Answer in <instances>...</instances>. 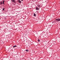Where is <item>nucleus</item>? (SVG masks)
<instances>
[{
    "mask_svg": "<svg viewBox=\"0 0 60 60\" xmlns=\"http://www.w3.org/2000/svg\"><path fill=\"white\" fill-rule=\"evenodd\" d=\"M22 1H23V0H21Z\"/></svg>",
    "mask_w": 60,
    "mask_h": 60,
    "instance_id": "13",
    "label": "nucleus"
},
{
    "mask_svg": "<svg viewBox=\"0 0 60 60\" xmlns=\"http://www.w3.org/2000/svg\"><path fill=\"white\" fill-rule=\"evenodd\" d=\"M25 51L27 52H28V51H29V50H28V49H26L25 50Z\"/></svg>",
    "mask_w": 60,
    "mask_h": 60,
    "instance_id": "6",
    "label": "nucleus"
},
{
    "mask_svg": "<svg viewBox=\"0 0 60 60\" xmlns=\"http://www.w3.org/2000/svg\"><path fill=\"white\" fill-rule=\"evenodd\" d=\"M4 1H3V4H4Z\"/></svg>",
    "mask_w": 60,
    "mask_h": 60,
    "instance_id": "12",
    "label": "nucleus"
},
{
    "mask_svg": "<svg viewBox=\"0 0 60 60\" xmlns=\"http://www.w3.org/2000/svg\"><path fill=\"white\" fill-rule=\"evenodd\" d=\"M34 16L35 17V16H36V15L35 14V13H34Z\"/></svg>",
    "mask_w": 60,
    "mask_h": 60,
    "instance_id": "9",
    "label": "nucleus"
},
{
    "mask_svg": "<svg viewBox=\"0 0 60 60\" xmlns=\"http://www.w3.org/2000/svg\"><path fill=\"white\" fill-rule=\"evenodd\" d=\"M40 7H41L42 6V5L41 4H40Z\"/></svg>",
    "mask_w": 60,
    "mask_h": 60,
    "instance_id": "7",
    "label": "nucleus"
},
{
    "mask_svg": "<svg viewBox=\"0 0 60 60\" xmlns=\"http://www.w3.org/2000/svg\"><path fill=\"white\" fill-rule=\"evenodd\" d=\"M48 19V20H49V19Z\"/></svg>",
    "mask_w": 60,
    "mask_h": 60,
    "instance_id": "14",
    "label": "nucleus"
},
{
    "mask_svg": "<svg viewBox=\"0 0 60 60\" xmlns=\"http://www.w3.org/2000/svg\"><path fill=\"white\" fill-rule=\"evenodd\" d=\"M38 42L40 41V39H38Z\"/></svg>",
    "mask_w": 60,
    "mask_h": 60,
    "instance_id": "10",
    "label": "nucleus"
},
{
    "mask_svg": "<svg viewBox=\"0 0 60 60\" xmlns=\"http://www.w3.org/2000/svg\"><path fill=\"white\" fill-rule=\"evenodd\" d=\"M18 2L19 3H21V1L19 0H18Z\"/></svg>",
    "mask_w": 60,
    "mask_h": 60,
    "instance_id": "4",
    "label": "nucleus"
},
{
    "mask_svg": "<svg viewBox=\"0 0 60 60\" xmlns=\"http://www.w3.org/2000/svg\"><path fill=\"white\" fill-rule=\"evenodd\" d=\"M17 46L16 45H15L13 47V48H15V47H16Z\"/></svg>",
    "mask_w": 60,
    "mask_h": 60,
    "instance_id": "8",
    "label": "nucleus"
},
{
    "mask_svg": "<svg viewBox=\"0 0 60 60\" xmlns=\"http://www.w3.org/2000/svg\"><path fill=\"white\" fill-rule=\"evenodd\" d=\"M60 19H56L55 20V22H57V21H60Z\"/></svg>",
    "mask_w": 60,
    "mask_h": 60,
    "instance_id": "1",
    "label": "nucleus"
},
{
    "mask_svg": "<svg viewBox=\"0 0 60 60\" xmlns=\"http://www.w3.org/2000/svg\"><path fill=\"white\" fill-rule=\"evenodd\" d=\"M11 1L12 2H13V3H16V1L15 0H11Z\"/></svg>",
    "mask_w": 60,
    "mask_h": 60,
    "instance_id": "2",
    "label": "nucleus"
},
{
    "mask_svg": "<svg viewBox=\"0 0 60 60\" xmlns=\"http://www.w3.org/2000/svg\"><path fill=\"white\" fill-rule=\"evenodd\" d=\"M40 10V8H38V7H37L36 8V10Z\"/></svg>",
    "mask_w": 60,
    "mask_h": 60,
    "instance_id": "3",
    "label": "nucleus"
},
{
    "mask_svg": "<svg viewBox=\"0 0 60 60\" xmlns=\"http://www.w3.org/2000/svg\"><path fill=\"white\" fill-rule=\"evenodd\" d=\"M3 11H4V8L3 9Z\"/></svg>",
    "mask_w": 60,
    "mask_h": 60,
    "instance_id": "11",
    "label": "nucleus"
},
{
    "mask_svg": "<svg viewBox=\"0 0 60 60\" xmlns=\"http://www.w3.org/2000/svg\"><path fill=\"white\" fill-rule=\"evenodd\" d=\"M37 6H38V7H39V8H41V7H40V4L37 5Z\"/></svg>",
    "mask_w": 60,
    "mask_h": 60,
    "instance_id": "5",
    "label": "nucleus"
}]
</instances>
